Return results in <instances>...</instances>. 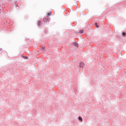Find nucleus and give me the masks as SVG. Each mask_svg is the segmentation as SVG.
<instances>
[{
	"mask_svg": "<svg viewBox=\"0 0 126 126\" xmlns=\"http://www.w3.org/2000/svg\"><path fill=\"white\" fill-rule=\"evenodd\" d=\"M73 46H74V47H76V48H78V44H77V43L76 42H74L73 43Z\"/></svg>",
	"mask_w": 126,
	"mask_h": 126,
	"instance_id": "nucleus-1",
	"label": "nucleus"
},
{
	"mask_svg": "<svg viewBox=\"0 0 126 126\" xmlns=\"http://www.w3.org/2000/svg\"><path fill=\"white\" fill-rule=\"evenodd\" d=\"M80 67H83V66H84V63H80Z\"/></svg>",
	"mask_w": 126,
	"mask_h": 126,
	"instance_id": "nucleus-2",
	"label": "nucleus"
},
{
	"mask_svg": "<svg viewBox=\"0 0 126 126\" xmlns=\"http://www.w3.org/2000/svg\"><path fill=\"white\" fill-rule=\"evenodd\" d=\"M78 120H79V121H80V122H83V120H82V118H81V117H79L78 118Z\"/></svg>",
	"mask_w": 126,
	"mask_h": 126,
	"instance_id": "nucleus-3",
	"label": "nucleus"
},
{
	"mask_svg": "<svg viewBox=\"0 0 126 126\" xmlns=\"http://www.w3.org/2000/svg\"><path fill=\"white\" fill-rule=\"evenodd\" d=\"M51 14H52V12H48V13H47V16H51Z\"/></svg>",
	"mask_w": 126,
	"mask_h": 126,
	"instance_id": "nucleus-4",
	"label": "nucleus"
},
{
	"mask_svg": "<svg viewBox=\"0 0 126 126\" xmlns=\"http://www.w3.org/2000/svg\"><path fill=\"white\" fill-rule=\"evenodd\" d=\"M37 24H38V26H40V25H41V21H39L37 22Z\"/></svg>",
	"mask_w": 126,
	"mask_h": 126,
	"instance_id": "nucleus-5",
	"label": "nucleus"
},
{
	"mask_svg": "<svg viewBox=\"0 0 126 126\" xmlns=\"http://www.w3.org/2000/svg\"><path fill=\"white\" fill-rule=\"evenodd\" d=\"M41 50H42V51H44V50H45V47H42L41 48Z\"/></svg>",
	"mask_w": 126,
	"mask_h": 126,
	"instance_id": "nucleus-6",
	"label": "nucleus"
},
{
	"mask_svg": "<svg viewBox=\"0 0 126 126\" xmlns=\"http://www.w3.org/2000/svg\"><path fill=\"white\" fill-rule=\"evenodd\" d=\"M79 33H81L82 34L83 33V30H80L79 31Z\"/></svg>",
	"mask_w": 126,
	"mask_h": 126,
	"instance_id": "nucleus-7",
	"label": "nucleus"
},
{
	"mask_svg": "<svg viewBox=\"0 0 126 126\" xmlns=\"http://www.w3.org/2000/svg\"><path fill=\"white\" fill-rule=\"evenodd\" d=\"M122 35H123V36H126V32H123Z\"/></svg>",
	"mask_w": 126,
	"mask_h": 126,
	"instance_id": "nucleus-8",
	"label": "nucleus"
},
{
	"mask_svg": "<svg viewBox=\"0 0 126 126\" xmlns=\"http://www.w3.org/2000/svg\"><path fill=\"white\" fill-rule=\"evenodd\" d=\"M24 59H25L26 60H27V57L26 56H23Z\"/></svg>",
	"mask_w": 126,
	"mask_h": 126,
	"instance_id": "nucleus-9",
	"label": "nucleus"
},
{
	"mask_svg": "<svg viewBox=\"0 0 126 126\" xmlns=\"http://www.w3.org/2000/svg\"><path fill=\"white\" fill-rule=\"evenodd\" d=\"M96 27H99V26H97Z\"/></svg>",
	"mask_w": 126,
	"mask_h": 126,
	"instance_id": "nucleus-10",
	"label": "nucleus"
}]
</instances>
